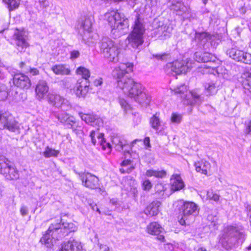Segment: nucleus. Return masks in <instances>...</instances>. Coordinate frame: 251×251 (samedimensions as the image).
<instances>
[{
	"label": "nucleus",
	"mask_w": 251,
	"mask_h": 251,
	"mask_svg": "<svg viewBox=\"0 0 251 251\" xmlns=\"http://www.w3.org/2000/svg\"><path fill=\"white\" fill-rule=\"evenodd\" d=\"M12 82L13 85L22 89H28L31 86V80L28 76L21 73L12 75Z\"/></svg>",
	"instance_id": "nucleus-12"
},
{
	"label": "nucleus",
	"mask_w": 251,
	"mask_h": 251,
	"mask_svg": "<svg viewBox=\"0 0 251 251\" xmlns=\"http://www.w3.org/2000/svg\"><path fill=\"white\" fill-rule=\"evenodd\" d=\"M110 203H112L113 205H116L117 203V201L116 199H113L110 200Z\"/></svg>",
	"instance_id": "nucleus-63"
},
{
	"label": "nucleus",
	"mask_w": 251,
	"mask_h": 251,
	"mask_svg": "<svg viewBox=\"0 0 251 251\" xmlns=\"http://www.w3.org/2000/svg\"><path fill=\"white\" fill-rule=\"evenodd\" d=\"M64 229L68 230L69 232H75L77 230V227L72 223H63Z\"/></svg>",
	"instance_id": "nucleus-43"
},
{
	"label": "nucleus",
	"mask_w": 251,
	"mask_h": 251,
	"mask_svg": "<svg viewBox=\"0 0 251 251\" xmlns=\"http://www.w3.org/2000/svg\"><path fill=\"white\" fill-rule=\"evenodd\" d=\"M19 128L18 123L8 112L0 113V129L15 132Z\"/></svg>",
	"instance_id": "nucleus-9"
},
{
	"label": "nucleus",
	"mask_w": 251,
	"mask_h": 251,
	"mask_svg": "<svg viewBox=\"0 0 251 251\" xmlns=\"http://www.w3.org/2000/svg\"><path fill=\"white\" fill-rule=\"evenodd\" d=\"M198 251H207V250L203 247H201L198 249Z\"/></svg>",
	"instance_id": "nucleus-64"
},
{
	"label": "nucleus",
	"mask_w": 251,
	"mask_h": 251,
	"mask_svg": "<svg viewBox=\"0 0 251 251\" xmlns=\"http://www.w3.org/2000/svg\"><path fill=\"white\" fill-rule=\"evenodd\" d=\"M147 232L150 234L157 236V239L161 242L165 241V237L162 234L163 232V228L157 222H151L148 225Z\"/></svg>",
	"instance_id": "nucleus-13"
},
{
	"label": "nucleus",
	"mask_w": 251,
	"mask_h": 251,
	"mask_svg": "<svg viewBox=\"0 0 251 251\" xmlns=\"http://www.w3.org/2000/svg\"><path fill=\"white\" fill-rule=\"evenodd\" d=\"M104 134L103 133H100L97 136L98 139H99V142L102 146V148L103 150H105L106 147H108L109 149H111V146L109 143H106L104 138Z\"/></svg>",
	"instance_id": "nucleus-40"
},
{
	"label": "nucleus",
	"mask_w": 251,
	"mask_h": 251,
	"mask_svg": "<svg viewBox=\"0 0 251 251\" xmlns=\"http://www.w3.org/2000/svg\"><path fill=\"white\" fill-rule=\"evenodd\" d=\"M91 208L94 210V211H95V207H96V211L98 212L99 214H100L101 213V212L100 211V209L98 208V207H97V205L96 204H94V203H91L90 204Z\"/></svg>",
	"instance_id": "nucleus-61"
},
{
	"label": "nucleus",
	"mask_w": 251,
	"mask_h": 251,
	"mask_svg": "<svg viewBox=\"0 0 251 251\" xmlns=\"http://www.w3.org/2000/svg\"><path fill=\"white\" fill-rule=\"evenodd\" d=\"M182 116L177 113H173L171 116V121L174 124H179L182 120Z\"/></svg>",
	"instance_id": "nucleus-44"
},
{
	"label": "nucleus",
	"mask_w": 251,
	"mask_h": 251,
	"mask_svg": "<svg viewBox=\"0 0 251 251\" xmlns=\"http://www.w3.org/2000/svg\"><path fill=\"white\" fill-rule=\"evenodd\" d=\"M161 121L157 114L153 115L150 119V124L151 127L155 130L157 131L161 126Z\"/></svg>",
	"instance_id": "nucleus-28"
},
{
	"label": "nucleus",
	"mask_w": 251,
	"mask_h": 251,
	"mask_svg": "<svg viewBox=\"0 0 251 251\" xmlns=\"http://www.w3.org/2000/svg\"><path fill=\"white\" fill-rule=\"evenodd\" d=\"M49 2L48 0H39L36 2V6L39 11L48 7Z\"/></svg>",
	"instance_id": "nucleus-45"
},
{
	"label": "nucleus",
	"mask_w": 251,
	"mask_h": 251,
	"mask_svg": "<svg viewBox=\"0 0 251 251\" xmlns=\"http://www.w3.org/2000/svg\"><path fill=\"white\" fill-rule=\"evenodd\" d=\"M133 67V64L131 63H121L113 70L112 76L117 79L118 87L125 95L137 102L147 105L149 104L150 99L144 91L143 86L126 75L132 71Z\"/></svg>",
	"instance_id": "nucleus-1"
},
{
	"label": "nucleus",
	"mask_w": 251,
	"mask_h": 251,
	"mask_svg": "<svg viewBox=\"0 0 251 251\" xmlns=\"http://www.w3.org/2000/svg\"><path fill=\"white\" fill-rule=\"evenodd\" d=\"M62 229L61 228V224L60 223L55 224H52L49 227L46 233L40 239V242L46 245L48 248H51L53 245V239L58 240V238L62 236H65L68 234L67 233H62Z\"/></svg>",
	"instance_id": "nucleus-6"
},
{
	"label": "nucleus",
	"mask_w": 251,
	"mask_h": 251,
	"mask_svg": "<svg viewBox=\"0 0 251 251\" xmlns=\"http://www.w3.org/2000/svg\"><path fill=\"white\" fill-rule=\"evenodd\" d=\"M131 32L127 39L129 44L133 48H137L144 43L143 35L145 32V25L143 19L137 16L134 21Z\"/></svg>",
	"instance_id": "nucleus-5"
},
{
	"label": "nucleus",
	"mask_w": 251,
	"mask_h": 251,
	"mask_svg": "<svg viewBox=\"0 0 251 251\" xmlns=\"http://www.w3.org/2000/svg\"><path fill=\"white\" fill-rule=\"evenodd\" d=\"M82 185L89 189H95L100 187L99 179L96 176L88 172H75Z\"/></svg>",
	"instance_id": "nucleus-10"
},
{
	"label": "nucleus",
	"mask_w": 251,
	"mask_h": 251,
	"mask_svg": "<svg viewBox=\"0 0 251 251\" xmlns=\"http://www.w3.org/2000/svg\"><path fill=\"white\" fill-rule=\"evenodd\" d=\"M0 173L8 180L19 178L18 170L13 164L4 156H0Z\"/></svg>",
	"instance_id": "nucleus-7"
},
{
	"label": "nucleus",
	"mask_w": 251,
	"mask_h": 251,
	"mask_svg": "<svg viewBox=\"0 0 251 251\" xmlns=\"http://www.w3.org/2000/svg\"><path fill=\"white\" fill-rule=\"evenodd\" d=\"M203 62H215L217 60V57L208 52H203Z\"/></svg>",
	"instance_id": "nucleus-39"
},
{
	"label": "nucleus",
	"mask_w": 251,
	"mask_h": 251,
	"mask_svg": "<svg viewBox=\"0 0 251 251\" xmlns=\"http://www.w3.org/2000/svg\"><path fill=\"white\" fill-rule=\"evenodd\" d=\"M244 52L243 50H239L235 48H232L227 50L226 53L233 59L241 62L243 58Z\"/></svg>",
	"instance_id": "nucleus-24"
},
{
	"label": "nucleus",
	"mask_w": 251,
	"mask_h": 251,
	"mask_svg": "<svg viewBox=\"0 0 251 251\" xmlns=\"http://www.w3.org/2000/svg\"><path fill=\"white\" fill-rule=\"evenodd\" d=\"M52 72L57 75H69L70 74V70L66 65H55L51 67Z\"/></svg>",
	"instance_id": "nucleus-22"
},
{
	"label": "nucleus",
	"mask_w": 251,
	"mask_h": 251,
	"mask_svg": "<svg viewBox=\"0 0 251 251\" xmlns=\"http://www.w3.org/2000/svg\"><path fill=\"white\" fill-rule=\"evenodd\" d=\"M55 99L54 101L55 102L53 103V106L60 107L61 110L64 112L68 111L71 108V106L66 103V102H67V101L60 96L56 95Z\"/></svg>",
	"instance_id": "nucleus-23"
},
{
	"label": "nucleus",
	"mask_w": 251,
	"mask_h": 251,
	"mask_svg": "<svg viewBox=\"0 0 251 251\" xmlns=\"http://www.w3.org/2000/svg\"><path fill=\"white\" fill-rule=\"evenodd\" d=\"M92 20L90 17L84 16L81 18L77 22V28L80 34L85 32L89 33L91 31Z\"/></svg>",
	"instance_id": "nucleus-15"
},
{
	"label": "nucleus",
	"mask_w": 251,
	"mask_h": 251,
	"mask_svg": "<svg viewBox=\"0 0 251 251\" xmlns=\"http://www.w3.org/2000/svg\"><path fill=\"white\" fill-rule=\"evenodd\" d=\"M8 95V90L5 85L0 84V100H4Z\"/></svg>",
	"instance_id": "nucleus-38"
},
{
	"label": "nucleus",
	"mask_w": 251,
	"mask_h": 251,
	"mask_svg": "<svg viewBox=\"0 0 251 251\" xmlns=\"http://www.w3.org/2000/svg\"><path fill=\"white\" fill-rule=\"evenodd\" d=\"M161 205L160 201H154L150 203L144 210L145 214L149 216H154L157 215L159 212V208Z\"/></svg>",
	"instance_id": "nucleus-19"
},
{
	"label": "nucleus",
	"mask_w": 251,
	"mask_h": 251,
	"mask_svg": "<svg viewBox=\"0 0 251 251\" xmlns=\"http://www.w3.org/2000/svg\"><path fill=\"white\" fill-rule=\"evenodd\" d=\"M121 165L124 167H126L128 166H130L129 168H121L120 169V171L122 174H129L135 168L133 165L132 164L131 160L128 159L124 160L122 162Z\"/></svg>",
	"instance_id": "nucleus-31"
},
{
	"label": "nucleus",
	"mask_w": 251,
	"mask_h": 251,
	"mask_svg": "<svg viewBox=\"0 0 251 251\" xmlns=\"http://www.w3.org/2000/svg\"><path fill=\"white\" fill-rule=\"evenodd\" d=\"M56 95L49 93L47 95V96H46L45 99H47L49 102L53 105V103H54V102H55L54 100H55V98Z\"/></svg>",
	"instance_id": "nucleus-53"
},
{
	"label": "nucleus",
	"mask_w": 251,
	"mask_h": 251,
	"mask_svg": "<svg viewBox=\"0 0 251 251\" xmlns=\"http://www.w3.org/2000/svg\"><path fill=\"white\" fill-rule=\"evenodd\" d=\"M204 87L207 92L209 93V95L214 94L216 93L217 90L214 83H206Z\"/></svg>",
	"instance_id": "nucleus-42"
},
{
	"label": "nucleus",
	"mask_w": 251,
	"mask_h": 251,
	"mask_svg": "<svg viewBox=\"0 0 251 251\" xmlns=\"http://www.w3.org/2000/svg\"><path fill=\"white\" fill-rule=\"evenodd\" d=\"M94 83L96 86H100L102 83V79L101 78L96 79Z\"/></svg>",
	"instance_id": "nucleus-60"
},
{
	"label": "nucleus",
	"mask_w": 251,
	"mask_h": 251,
	"mask_svg": "<svg viewBox=\"0 0 251 251\" xmlns=\"http://www.w3.org/2000/svg\"><path fill=\"white\" fill-rule=\"evenodd\" d=\"M5 2L8 6L9 10L11 11L19 7L20 0H7Z\"/></svg>",
	"instance_id": "nucleus-36"
},
{
	"label": "nucleus",
	"mask_w": 251,
	"mask_h": 251,
	"mask_svg": "<svg viewBox=\"0 0 251 251\" xmlns=\"http://www.w3.org/2000/svg\"><path fill=\"white\" fill-rule=\"evenodd\" d=\"M107 21L111 28V32L116 36L126 33L129 26L128 20L124 13L112 11L106 14Z\"/></svg>",
	"instance_id": "nucleus-3"
},
{
	"label": "nucleus",
	"mask_w": 251,
	"mask_h": 251,
	"mask_svg": "<svg viewBox=\"0 0 251 251\" xmlns=\"http://www.w3.org/2000/svg\"><path fill=\"white\" fill-rule=\"evenodd\" d=\"M207 198L209 200H212L214 201H218L220 199V195L214 192L212 190H208L207 192Z\"/></svg>",
	"instance_id": "nucleus-41"
},
{
	"label": "nucleus",
	"mask_w": 251,
	"mask_h": 251,
	"mask_svg": "<svg viewBox=\"0 0 251 251\" xmlns=\"http://www.w3.org/2000/svg\"><path fill=\"white\" fill-rule=\"evenodd\" d=\"M146 175L148 177L155 176L157 178H163L166 176V172L164 170H148L146 173Z\"/></svg>",
	"instance_id": "nucleus-30"
},
{
	"label": "nucleus",
	"mask_w": 251,
	"mask_h": 251,
	"mask_svg": "<svg viewBox=\"0 0 251 251\" xmlns=\"http://www.w3.org/2000/svg\"><path fill=\"white\" fill-rule=\"evenodd\" d=\"M29 73L32 75H38L39 73V71L36 68H30L29 69Z\"/></svg>",
	"instance_id": "nucleus-59"
},
{
	"label": "nucleus",
	"mask_w": 251,
	"mask_h": 251,
	"mask_svg": "<svg viewBox=\"0 0 251 251\" xmlns=\"http://www.w3.org/2000/svg\"><path fill=\"white\" fill-rule=\"evenodd\" d=\"M153 57L158 60L166 61L170 57V54L168 53H163L161 54H154L152 55Z\"/></svg>",
	"instance_id": "nucleus-47"
},
{
	"label": "nucleus",
	"mask_w": 251,
	"mask_h": 251,
	"mask_svg": "<svg viewBox=\"0 0 251 251\" xmlns=\"http://www.w3.org/2000/svg\"><path fill=\"white\" fill-rule=\"evenodd\" d=\"M100 48L104 58L113 63L119 61L121 49L112 40L108 38H103Z\"/></svg>",
	"instance_id": "nucleus-4"
},
{
	"label": "nucleus",
	"mask_w": 251,
	"mask_h": 251,
	"mask_svg": "<svg viewBox=\"0 0 251 251\" xmlns=\"http://www.w3.org/2000/svg\"><path fill=\"white\" fill-rule=\"evenodd\" d=\"M95 134L96 132L94 130H92L90 134V136L91 137L92 142L94 145H96L97 142V141L95 138Z\"/></svg>",
	"instance_id": "nucleus-57"
},
{
	"label": "nucleus",
	"mask_w": 251,
	"mask_h": 251,
	"mask_svg": "<svg viewBox=\"0 0 251 251\" xmlns=\"http://www.w3.org/2000/svg\"><path fill=\"white\" fill-rule=\"evenodd\" d=\"M245 229L243 226L239 225L227 226L220 239L222 246L229 250L242 243L245 238Z\"/></svg>",
	"instance_id": "nucleus-2"
},
{
	"label": "nucleus",
	"mask_w": 251,
	"mask_h": 251,
	"mask_svg": "<svg viewBox=\"0 0 251 251\" xmlns=\"http://www.w3.org/2000/svg\"><path fill=\"white\" fill-rule=\"evenodd\" d=\"M174 91L176 93L184 94L187 91V87L185 85H181L176 88Z\"/></svg>",
	"instance_id": "nucleus-51"
},
{
	"label": "nucleus",
	"mask_w": 251,
	"mask_h": 251,
	"mask_svg": "<svg viewBox=\"0 0 251 251\" xmlns=\"http://www.w3.org/2000/svg\"><path fill=\"white\" fill-rule=\"evenodd\" d=\"M119 103L126 112L131 110L130 105L123 99H119Z\"/></svg>",
	"instance_id": "nucleus-48"
},
{
	"label": "nucleus",
	"mask_w": 251,
	"mask_h": 251,
	"mask_svg": "<svg viewBox=\"0 0 251 251\" xmlns=\"http://www.w3.org/2000/svg\"><path fill=\"white\" fill-rule=\"evenodd\" d=\"M14 36L17 49L20 52L25 51V49L28 46V44L25 38L23 32L17 29L14 33Z\"/></svg>",
	"instance_id": "nucleus-18"
},
{
	"label": "nucleus",
	"mask_w": 251,
	"mask_h": 251,
	"mask_svg": "<svg viewBox=\"0 0 251 251\" xmlns=\"http://www.w3.org/2000/svg\"><path fill=\"white\" fill-rule=\"evenodd\" d=\"M76 73L82 76V78L81 79L83 80H86L88 82L87 80L90 76V73L88 69L81 66L76 69Z\"/></svg>",
	"instance_id": "nucleus-33"
},
{
	"label": "nucleus",
	"mask_w": 251,
	"mask_h": 251,
	"mask_svg": "<svg viewBox=\"0 0 251 251\" xmlns=\"http://www.w3.org/2000/svg\"><path fill=\"white\" fill-rule=\"evenodd\" d=\"M246 128L245 129V133L250 134L251 133V120H249L245 122Z\"/></svg>",
	"instance_id": "nucleus-55"
},
{
	"label": "nucleus",
	"mask_w": 251,
	"mask_h": 251,
	"mask_svg": "<svg viewBox=\"0 0 251 251\" xmlns=\"http://www.w3.org/2000/svg\"><path fill=\"white\" fill-rule=\"evenodd\" d=\"M143 189L146 191H149L152 187V184L150 180L146 179L142 183Z\"/></svg>",
	"instance_id": "nucleus-50"
},
{
	"label": "nucleus",
	"mask_w": 251,
	"mask_h": 251,
	"mask_svg": "<svg viewBox=\"0 0 251 251\" xmlns=\"http://www.w3.org/2000/svg\"><path fill=\"white\" fill-rule=\"evenodd\" d=\"M192 62L190 60L178 61L176 60L169 64L168 67L172 72L176 75L185 74L192 68Z\"/></svg>",
	"instance_id": "nucleus-11"
},
{
	"label": "nucleus",
	"mask_w": 251,
	"mask_h": 251,
	"mask_svg": "<svg viewBox=\"0 0 251 251\" xmlns=\"http://www.w3.org/2000/svg\"><path fill=\"white\" fill-rule=\"evenodd\" d=\"M59 152L58 151L47 147L43 152V154L46 158H49L50 157H57Z\"/></svg>",
	"instance_id": "nucleus-35"
},
{
	"label": "nucleus",
	"mask_w": 251,
	"mask_h": 251,
	"mask_svg": "<svg viewBox=\"0 0 251 251\" xmlns=\"http://www.w3.org/2000/svg\"><path fill=\"white\" fill-rule=\"evenodd\" d=\"M78 115L81 120L87 124L92 125L95 123H97L101 121L98 116L92 114H84L82 112H79Z\"/></svg>",
	"instance_id": "nucleus-21"
},
{
	"label": "nucleus",
	"mask_w": 251,
	"mask_h": 251,
	"mask_svg": "<svg viewBox=\"0 0 251 251\" xmlns=\"http://www.w3.org/2000/svg\"><path fill=\"white\" fill-rule=\"evenodd\" d=\"M167 188L165 185L162 183H157L154 187V191L156 195L159 198H163L164 196V192L166 191Z\"/></svg>",
	"instance_id": "nucleus-29"
},
{
	"label": "nucleus",
	"mask_w": 251,
	"mask_h": 251,
	"mask_svg": "<svg viewBox=\"0 0 251 251\" xmlns=\"http://www.w3.org/2000/svg\"><path fill=\"white\" fill-rule=\"evenodd\" d=\"M100 251H110L109 248L106 245L99 244Z\"/></svg>",
	"instance_id": "nucleus-58"
},
{
	"label": "nucleus",
	"mask_w": 251,
	"mask_h": 251,
	"mask_svg": "<svg viewBox=\"0 0 251 251\" xmlns=\"http://www.w3.org/2000/svg\"><path fill=\"white\" fill-rule=\"evenodd\" d=\"M49 90L47 82L44 80H39L35 88L36 98L39 100H45L49 93Z\"/></svg>",
	"instance_id": "nucleus-14"
},
{
	"label": "nucleus",
	"mask_w": 251,
	"mask_h": 251,
	"mask_svg": "<svg viewBox=\"0 0 251 251\" xmlns=\"http://www.w3.org/2000/svg\"><path fill=\"white\" fill-rule=\"evenodd\" d=\"M181 219L179 223L181 225L185 224V221L191 216L196 215L198 213L197 205L191 201H185L179 208Z\"/></svg>",
	"instance_id": "nucleus-8"
},
{
	"label": "nucleus",
	"mask_w": 251,
	"mask_h": 251,
	"mask_svg": "<svg viewBox=\"0 0 251 251\" xmlns=\"http://www.w3.org/2000/svg\"><path fill=\"white\" fill-rule=\"evenodd\" d=\"M59 251H82L80 242L74 239H70L62 244Z\"/></svg>",
	"instance_id": "nucleus-16"
},
{
	"label": "nucleus",
	"mask_w": 251,
	"mask_h": 251,
	"mask_svg": "<svg viewBox=\"0 0 251 251\" xmlns=\"http://www.w3.org/2000/svg\"><path fill=\"white\" fill-rule=\"evenodd\" d=\"M171 9L176 11L179 15L183 14L187 10V7L183 3L179 1L177 2L176 3H173Z\"/></svg>",
	"instance_id": "nucleus-32"
},
{
	"label": "nucleus",
	"mask_w": 251,
	"mask_h": 251,
	"mask_svg": "<svg viewBox=\"0 0 251 251\" xmlns=\"http://www.w3.org/2000/svg\"><path fill=\"white\" fill-rule=\"evenodd\" d=\"M203 53L200 51H197L194 54V59L198 62H203Z\"/></svg>",
	"instance_id": "nucleus-52"
},
{
	"label": "nucleus",
	"mask_w": 251,
	"mask_h": 251,
	"mask_svg": "<svg viewBox=\"0 0 251 251\" xmlns=\"http://www.w3.org/2000/svg\"><path fill=\"white\" fill-rule=\"evenodd\" d=\"M244 76L246 79L244 83L245 87L251 92V70L245 73Z\"/></svg>",
	"instance_id": "nucleus-37"
},
{
	"label": "nucleus",
	"mask_w": 251,
	"mask_h": 251,
	"mask_svg": "<svg viewBox=\"0 0 251 251\" xmlns=\"http://www.w3.org/2000/svg\"><path fill=\"white\" fill-rule=\"evenodd\" d=\"M20 213L23 216H25L28 214L27 208L26 206L23 205L20 209Z\"/></svg>",
	"instance_id": "nucleus-56"
},
{
	"label": "nucleus",
	"mask_w": 251,
	"mask_h": 251,
	"mask_svg": "<svg viewBox=\"0 0 251 251\" xmlns=\"http://www.w3.org/2000/svg\"><path fill=\"white\" fill-rule=\"evenodd\" d=\"M80 56V52L76 50H74L70 52V58L74 60Z\"/></svg>",
	"instance_id": "nucleus-54"
},
{
	"label": "nucleus",
	"mask_w": 251,
	"mask_h": 251,
	"mask_svg": "<svg viewBox=\"0 0 251 251\" xmlns=\"http://www.w3.org/2000/svg\"><path fill=\"white\" fill-rule=\"evenodd\" d=\"M241 62L249 65H251V54L248 52H244L243 58Z\"/></svg>",
	"instance_id": "nucleus-49"
},
{
	"label": "nucleus",
	"mask_w": 251,
	"mask_h": 251,
	"mask_svg": "<svg viewBox=\"0 0 251 251\" xmlns=\"http://www.w3.org/2000/svg\"><path fill=\"white\" fill-rule=\"evenodd\" d=\"M195 40L201 43H205L209 38V35L206 32L195 33Z\"/></svg>",
	"instance_id": "nucleus-34"
},
{
	"label": "nucleus",
	"mask_w": 251,
	"mask_h": 251,
	"mask_svg": "<svg viewBox=\"0 0 251 251\" xmlns=\"http://www.w3.org/2000/svg\"><path fill=\"white\" fill-rule=\"evenodd\" d=\"M88 82L86 80L79 79L76 84L75 94L78 97H84L88 92Z\"/></svg>",
	"instance_id": "nucleus-20"
},
{
	"label": "nucleus",
	"mask_w": 251,
	"mask_h": 251,
	"mask_svg": "<svg viewBox=\"0 0 251 251\" xmlns=\"http://www.w3.org/2000/svg\"><path fill=\"white\" fill-rule=\"evenodd\" d=\"M173 177L174 178H172L173 182L171 190L173 191H176L182 189L184 187V183L180 176L175 175H173Z\"/></svg>",
	"instance_id": "nucleus-25"
},
{
	"label": "nucleus",
	"mask_w": 251,
	"mask_h": 251,
	"mask_svg": "<svg viewBox=\"0 0 251 251\" xmlns=\"http://www.w3.org/2000/svg\"><path fill=\"white\" fill-rule=\"evenodd\" d=\"M195 167L198 172L206 175L210 170V164L208 162L202 160L195 163Z\"/></svg>",
	"instance_id": "nucleus-26"
},
{
	"label": "nucleus",
	"mask_w": 251,
	"mask_h": 251,
	"mask_svg": "<svg viewBox=\"0 0 251 251\" xmlns=\"http://www.w3.org/2000/svg\"><path fill=\"white\" fill-rule=\"evenodd\" d=\"M150 141V138L148 137H147L144 140V143L146 146H148V147H150L151 146Z\"/></svg>",
	"instance_id": "nucleus-62"
},
{
	"label": "nucleus",
	"mask_w": 251,
	"mask_h": 251,
	"mask_svg": "<svg viewBox=\"0 0 251 251\" xmlns=\"http://www.w3.org/2000/svg\"><path fill=\"white\" fill-rule=\"evenodd\" d=\"M191 96L194 99V102H191V104L194 103L200 104L203 101V99L201 96L195 91H192L191 92Z\"/></svg>",
	"instance_id": "nucleus-46"
},
{
	"label": "nucleus",
	"mask_w": 251,
	"mask_h": 251,
	"mask_svg": "<svg viewBox=\"0 0 251 251\" xmlns=\"http://www.w3.org/2000/svg\"><path fill=\"white\" fill-rule=\"evenodd\" d=\"M55 116L61 124L66 125L69 128H73L76 123L75 118L66 112L57 114Z\"/></svg>",
	"instance_id": "nucleus-17"
},
{
	"label": "nucleus",
	"mask_w": 251,
	"mask_h": 251,
	"mask_svg": "<svg viewBox=\"0 0 251 251\" xmlns=\"http://www.w3.org/2000/svg\"><path fill=\"white\" fill-rule=\"evenodd\" d=\"M112 142L115 145L116 150L119 151L123 150V147L127 144V141L123 137L118 135L113 136Z\"/></svg>",
	"instance_id": "nucleus-27"
}]
</instances>
